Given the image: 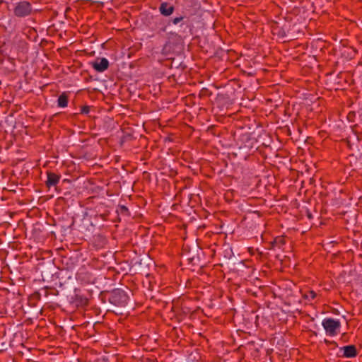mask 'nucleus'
<instances>
[{
	"label": "nucleus",
	"mask_w": 362,
	"mask_h": 362,
	"mask_svg": "<svg viewBox=\"0 0 362 362\" xmlns=\"http://www.w3.org/2000/svg\"><path fill=\"white\" fill-rule=\"evenodd\" d=\"M339 351H342L341 354H338L339 357L354 358L358 355L357 349L354 344L342 346L339 349Z\"/></svg>",
	"instance_id": "9b49d317"
},
{
	"label": "nucleus",
	"mask_w": 362,
	"mask_h": 362,
	"mask_svg": "<svg viewBox=\"0 0 362 362\" xmlns=\"http://www.w3.org/2000/svg\"><path fill=\"white\" fill-rule=\"evenodd\" d=\"M42 290L45 292V301H53L59 295V291L54 287L45 286Z\"/></svg>",
	"instance_id": "4468645a"
},
{
	"label": "nucleus",
	"mask_w": 362,
	"mask_h": 362,
	"mask_svg": "<svg viewBox=\"0 0 362 362\" xmlns=\"http://www.w3.org/2000/svg\"><path fill=\"white\" fill-rule=\"evenodd\" d=\"M322 327L329 336L337 334V330L340 328L341 324L339 320L333 318H326L322 322Z\"/></svg>",
	"instance_id": "0eeeda50"
},
{
	"label": "nucleus",
	"mask_w": 362,
	"mask_h": 362,
	"mask_svg": "<svg viewBox=\"0 0 362 362\" xmlns=\"http://www.w3.org/2000/svg\"><path fill=\"white\" fill-rule=\"evenodd\" d=\"M176 30L180 33V37H186L189 34L191 35L192 26L189 20L182 21Z\"/></svg>",
	"instance_id": "ddd939ff"
},
{
	"label": "nucleus",
	"mask_w": 362,
	"mask_h": 362,
	"mask_svg": "<svg viewBox=\"0 0 362 362\" xmlns=\"http://www.w3.org/2000/svg\"><path fill=\"white\" fill-rule=\"evenodd\" d=\"M117 213L118 215L123 216L124 217L129 216L130 212L128 208L124 205H119L117 209Z\"/></svg>",
	"instance_id": "412c9836"
},
{
	"label": "nucleus",
	"mask_w": 362,
	"mask_h": 362,
	"mask_svg": "<svg viewBox=\"0 0 362 362\" xmlns=\"http://www.w3.org/2000/svg\"><path fill=\"white\" fill-rule=\"evenodd\" d=\"M357 139L358 140H361L362 139V135H357Z\"/></svg>",
	"instance_id": "c9c22d12"
},
{
	"label": "nucleus",
	"mask_w": 362,
	"mask_h": 362,
	"mask_svg": "<svg viewBox=\"0 0 362 362\" xmlns=\"http://www.w3.org/2000/svg\"><path fill=\"white\" fill-rule=\"evenodd\" d=\"M2 327L4 328V330L2 332L3 337H4L6 335V328H5L4 325H2Z\"/></svg>",
	"instance_id": "72a5a7b5"
},
{
	"label": "nucleus",
	"mask_w": 362,
	"mask_h": 362,
	"mask_svg": "<svg viewBox=\"0 0 362 362\" xmlns=\"http://www.w3.org/2000/svg\"><path fill=\"white\" fill-rule=\"evenodd\" d=\"M13 15L18 18H23L31 16L34 13L32 4L25 0H19L14 4Z\"/></svg>",
	"instance_id": "7ed1b4c3"
},
{
	"label": "nucleus",
	"mask_w": 362,
	"mask_h": 362,
	"mask_svg": "<svg viewBox=\"0 0 362 362\" xmlns=\"http://www.w3.org/2000/svg\"><path fill=\"white\" fill-rule=\"evenodd\" d=\"M60 178L61 175L59 174H57L52 171H47L45 185L48 188H50L51 187H55L57 188V185L59 183Z\"/></svg>",
	"instance_id": "f8f14e48"
},
{
	"label": "nucleus",
	"mask_w": 362,
	"mask_h": 362,
	"mask_svg": "<svg viewBox=\"0 0 362 362\" xmlns=\"http://www.w3.org/2000/svg\"><path fill=\"white\" fill-rule=\"evenodd\" d=\"M90 110V107L88 105H83L81 107L80 114H88Z\"/></svg>",
	"instance_id": "a878e982"
},
{
	"label": "nucleus",
	"mask_w": 362,
	"mask_h": 362,
	"mask_svg": "<svg viewBox=\"0 0 362 362\" xmlns=\"http://www.w3.org/2000/svg\"><path fill=\"white\" fill-rule=\"evenodd\" d=\"M160 31L165 32V25L163 23L162 26L159 28Z\"/></svg>",
	"instance_id": "7c9ffc66"
},
{
	"label": "nucleus",
	"mask_w": 362,
	"mask_h": 362,
	"mask_svg": "<svg viewBox=\"0 0 362 362\" xmlns=\"http://www.w3.org/2000/svg\"><path fill=\"white\" fill-rule=\"evenodd\" d=\"M72 268H62L59 269V272L56 273L57 278L59 279V284L61 286L66 284V279L69 281V284H71L74 281V278H76L75 270H73Z\"/></svg>",
	"instance_id": "6e6552de"
},
{
	"label": "nucleus",
	"mask_w": 362,
	"mask_h": 362,
	"mask_svg": "<svg viewBox=\"0 0 362 362\" xmlns=\"http://www.w3.org/2000/svg\"><path fill=\"white\" fill-rule=\"evenodd\" d=\"M80 290L74 289V294L69 300V305L71 308L76 309L85 308L88 305L89 300L87 297L79 293Z\"/></svg>",
	"instance_id": "20e7f679"
},
{
	"label": "nucleus",
	"mask_w": 362,
	"mask_h": 362,
	"mask_svg": "<svg viewBox=\"0 0 362 362\" xmlns=\"http://www.w3.org/2000/svg\"><path fill=\"white\" fill-rule=\"evenodd\" d=\"M9 3V1H6V0H0V5L2 4H8Z\"/></svg>",
	"instance_id": "473e14b6"
},
{
	"label": "nucleus",
	"mask_w": 362,
	"mask_h": 362,
	"mask_svg": "<svg viewBox=\"0 0 362 362\" xmlns=\"http://www.w3.org/2000/svg\"><path fill=\"white\" fill-rule=\"evenodd\" d=\"M27 35L30 40L34 42H36L38 37L36 30L33 28H28Z\"/></svg>",
	"instance_id": "4be33fe9"
},
{
	"label": "nucleus",
	"mask_w": 362,
	"mask_h": 362,
	"mask_svg": "<svg viewBox=\"0 0 362 362\" xmlns=\"http://www.w3.org/2000/svg\"><path fill=\"white\" fill-rule=\"evenodd\" d=\"M144 362H158V360L156 358H146L145 359V361Z\"/></svg>",
	"instance_id": "c85d7f7f"
},
{
	"label": "nucleus",
	"mask_w": 362,
	"mask_h": 362,
	"mask_svg": "<svg viewBox=\"0 0 362 362\" xmlns=\"http://www.w3.org/2000/svg\"><path fill=\"white\" fill-rule=\"evenodd\" d=\"M355 117H356L355 112H352V111L349 112V114L347 115V119L349 122H354Z\"/></svg>",
	"instance_id": "cd10ccee"
},
{
	"label": "nucleus",
	"mask_w": 362,
	"mask_h": 362,
	"mask_svg": "<svg viewBox=\"0 0 362 362\" xmlns=\"http://www.w3.org/2000/svg\"><path fill=\"white\" fill-rule=\"evenodd\" d=\"M290 25L285 23L283 26H280L278 22H274L272 25V31L274 34L277 35L280 38H284L286 36V31Z\"/></svg>",
	"instance_id": "2eb2a0df"
},
{
	"label": "nucleus",
	"mask_w": 362,
	"mask_h": 362,
	"mask_svg": "<svg viewBox=\"0 0 362 362\" xmlns=\"http://www.w3.org/2000/svg\"><path fill=\"white\" fill-rule=\"evenodd\" d=\"M81 1H83V2H89L90 0H81Z\"/></svg>",
	"instance_id": "58836bf2"
},
{
	"label": "nucleus",
	"mask_w": 362,
	"mask_h": 362,
	"mask_svg": "<svg viewBox=\"0 0 362 362\" xmlns=\"http://www.w3.org/2000/svg\"><path fill=\"white\" fill-rule=\"evenodd\" d=\"M69 98V92H63L57 99V106L59 107H66L68 105Z\"/></svg>",
	"instance_id": "a211bd4d"
},
{
	"label": "nucleus",
	"mask_w": 362,
	"mask_h": 362,
	"mask_svg": "<svg viewBox=\"0 0 362 362\" xmlns=\"http://www.w3.org/2000/svg\"><path fill=\"white\" fill-rule=\"evenodd\" d=\"M146 174L148 176H149V174H148L147 172H144V175H145Z\"/></svg>",
	"instance_id": "ea45409f"
},
{
	"label": "nucleus",
	"mask_w": 362,
	"mask_h": 362,
	"mask_svg": "<svg viewBox=\"0 0 362 362\" xmlns=\"http://www.w3.org/2000/svg\"><path fill=\"white\" fill-rule=\"evenodd\" d=\"M76 279L85 284L94 282L92 274L86 271V269L84 267H81L76 272Z\"/></svg>",
	"instance_id": "9d476101"
},
{
	"label": "nucleus",
	"mask_w": 362,
	"mask_h": 362,
	"mask_svg": "<svg viewBox=\"0 0 362 362\" xmlns=\"http://www.w3.org/2000/svg\"><path fill=\"white\" fill-rule=\"evenodd\" d=\"M185 18L184 16L174 18L169 21L168 24H170V23H172L174 25H177V24L181 23L182 21H183Z\"/></svg>",
	"instance_id": "393cba45"
},
{
	"label": "nucleus",
	"mask_w": 362,
	"mask_h": 362,
	"mask_svg": "<svg viewBox=\"0 0 362 362\" xmlns=\"http://www.w3.org/2000/svg\"><path fill=\"white\" fill-rule=\"evenodd\" d=\"M204 252L200 247H195L194 252H188L186 254H183L184 258L187 259L189 264L192 266L202 267V262L201 259V255H203Z\"/></svg>",
	"instance_id": "423d86ee"
},
{
	"label": "nucleus",
	"mask_w": 362,
	"mask_h": 362,
	"mask_svg": "<svg viewBox=\"0 0 362 362\" xmlns=\"http://www.w3.org/2000/svg\"><path fill=\"white\" fill-rule=\"evenodd\" d=\"M285 243L286 240L284 236H277L270 243L271 249L274 250L276 247L281 248Z\"/></svg>",
	"instance_id": "aec40b11"
},
{
	"label": "nucleus",
	"mask_w": 362,
	"mask_h": 362,
	"mask_svg": "<svg viewBox=\"0 0 362 362\" xmlns=\"http://www.w3.org/2000/svg\"><path fill=\"white\" fill-rule=\"evenodd\" d=\"M324 342L325 344H327V346H329V344H332L331 341L327 339H325L324 340Z\"/></svg>",
	"instance_id": "2f4dec72"
},
{
	"label": "nucleus",
	"mask_w": 362,
	"mask_h": 362,
	"mask_svg": "<svg viewBox=\"0 0 362 362\" xmlns=\"http://www.w3.org/2000/svg\"><path fill=\"white\" fill-rule=\"evenodd\" d=\"M41 299L40 291H35L28 298V305L31 307H36Z\"/></svg>",
	"instance_id": "6ab92c4d"
},
{
	"label": "nucleus",
	"mask_w": 362,
	"mask_h": 362,
	"mask_svg": "<svg viewBox=\"0 0 362 362\" xmlns=\"http://www.w3.org/2000/svg\"><path fill=\"white\" fill-rule=\"evenodd\" d=\"M308 217L310 218L312 216L310 214H308Z\"/></svg>",
	"instance_id": "a19ab883"
},
{
	"label": "nucleus",
	"mask_w": 362,
	"mask_h": 362,
	"mask_svg": "<svg viewBox=\"0 0 362 362\" xmlns=\"http://www.w3.org/2000/svg\"><path fill=\"white\" fill-rule=\"evenodd\" d=\"M356 127H357V125H354V127H352L353 132H354L356 134L357 133H356V132L354 131V128Z\"/></svg>",
	"instance_id": "e433bc0d"
},
{
	"label": "nucleus",
	"mask_w": 362,
	"mask_h": 362,
	"mask_svg": "<svg viewBox=\"0 0 362 362\" xmlns=\"http://www.w3.org/2000/svg\"><path fill=\"white\" fill-rule=\"evenodd\" d=\"M8 344L6 341L1 342L0 344V352H4L7 350Z\"/></svg>",
	"instance_id": "bb28decb"
},
{
	"label": "nucleus",
	"mask_w": 362,
	"mask_h": 362,
	"mask_svg": "<svg viewBox=\"0 0 362 362\" xmlns=\"http://www.w3.org/2000/svg\"><path fill=\"white\" fill-rule=\"evenodd\" d=\"M90 64L97 72H103L110 66L109 61L104 57H97Z\"/></svg>",
	"instance_id": "1a4fd4ad"
},
{
	"label": "nucleus",
	"mask_w": 362,
	"mask_h": 362,
	"mask_svg": "<svg viewBox=\"0 0 362 362\" xmlns=\"http://www.w3.org/2000/svg\"><path fill=\"white\" fill-rule=\"evenodd\" d=\"M161 15L164 16H170L175 11V6L168 2H162L158 8Z\"/></svg>",
	"instance_id": "dca6fc26"
},
{
	"label": "nucleus",
	"mask_w": 362,
	"mask_h": 362,
	"mask_svg": "<svg viewBox=\"0 0 362 362\" xmlns=\"http://www.w3.org/2000/svg\"><path fill=\"white\" fill-rule=\"evenodd\" d=\"M234 137L238 146L235 155L242 156L245 159L259 148L256 146L257 140L248 132H235Z\"/></svg>",
	"instance_id": "f03ea898"
},
{
	"label": "nucleus",
	"mask_w": 362,
	"mask_h": 362,
	"mask_svg": "<svg viewBox=\"0 0 362 362\" xmlns=\"http://www.w3.org/2000/svg\"><path fill=\"white\" fill-rule=\"evenodd\" d=\"M107 243V238L104 235L98 234L93 236V244L97 248H103Z\"/></svg>",
	"instance_id": "f3484780"
},
{
	"label": "nucleus",
	"mask_w": 362,
	"mask_h": 362,
	"mask_svg": "<svg viewBox=\"0 0 362 362\" xmlns=\"http://www.w3.org/2000/svg\"><path fill=\"white\" fill-rule=\"evenodd\" d=\"M99 298L105 304V307L114 310L120 314L129 308V298L127 293L121 288H115L112 291H103Z\"/></svg>",
	"instance_id": "f257e3e1"
},
{
	"label": "nucleus",
	"mask_w": 362,
	"mask_h": 362,
	"mask_svg": "<svg viewBox=\"0 0 362 362\" xmlns=\"http://www.w3.org/2000/svg\"><path fill=\"white\" fill-rule=\"evenodd\" d=\"M211 94H212L211 91H210L208 88H203L199 91V96L200 98H206V97H209Z\"/></svg>",
	"instance_id": "b1692460"
},
{
	"label": "nucleus",
	"mask_w": 362,
	"mask_h": 362,
	"mask_svg": "<svg viewBox=\"0 0 362 362\" xmlns=\"http://www.w3.org/2000/svg\"><path fill=\"white\" fill-rule=\"evenodd\" d=\"M77 115H78V113H74V114H73L71 116H72L73 117H76Z\"/></svg>",
	"instance_id": "4c0bfd02"
},
{
	"label": "nucleus",
	"mask_w": 362,
	"mask_h": 362,
	"mask_svg": "<svg viewBox=\"0 0 362 362\" xmlns=\"http://www.w3.org/2000/svg\"><path fill=\"white\" fill-rule=\"evenodd\" d=\"M316 296V293L313 290H308L303 294V298L308 300H313Z\"/></svg>",
	"instance_id": "5701e85b"
},
{
	"label": "nucleus",
	"mask_w": 362,
	"mask_h": 362,
	"mask_svg": "<svg viewBox=\"0 0 362 362\" xmlns=\"http://www.w3.org/2000/svg\"><path fill=\"white\" fill-rule=\"evenodd\" d=\"M153 263V262L152 259L149 257L144 256L135 261V262L132 265L130 270L135 273H146L149 270L150 266Z\"/></svg>",
	"instance_id": "39448f33"
},
{
	"label": "nucleus",
	"mask_w": 362,
	"mask_h": 362,
	"mask_svg": "<svg viewBox=\"0 0 362 362\" xmlns=\"http://www.w3.org/2000/svg\"><path fill=\"white\" fill-rule=\"evenodd\" d=\"M332 344H329V346H332L333 348H337L338 346V344L336 341H331Z\"/></svg>",
	"instance_id": "c756f323"
},
{
	"label": "nucleus",
	"mask_w": 362,
	"mask_h": 362,
	"mask_svg": "<svg viewBox=\"0 0 362 362\" xmlns=\"http://www.w3.org/2000/svg\"><path fill=\"white\" fill-rule=\"evenodd\" d=\"M248 250H249V252H250L252 255H253V254H254V252H253V250H253V248H252V247H249V248H248Z\"/></svg>",
	"instance_id": "f704fd0d"
}]
</instances>
